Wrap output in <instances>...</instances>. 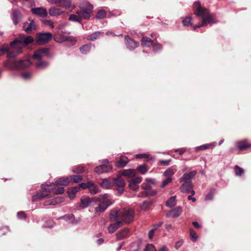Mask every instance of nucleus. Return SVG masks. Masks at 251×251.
Listing matches in <instances>:
<instances>
[{"label": "nucleus", "mask_w": 251, "mask_h": 251, "mask_svg": "<svg viewBox=\"0 0 251 251\" xmlns=\"http://www.w3.org/2000/svg\"><path fill=\"white\" fill-rule=\"evenodd\" d=\"M33 41L34 38L33 37L21 34L10 44L11 48L13 50L9 51V50L8 47L0 49V55L8 52L7 56L8 58H14L17 55L22 52V48L33 42Z\"/></svg>", "instance_id": "1"}, {"label": "nucleus", "mask_w": 251, "mask_h": 251, "mask_svg": "<svg viewBox=\"0 0 251 251\" xmlns=\"http://www.w3.org/2000/svg\"><path fill=\"white\" fill-rule=\"evenodd\" d=\"M194 14L198 17H201L202 20L201 24L193 26V29L201 26H205L209 24H212L216 23L214 16L209 13V10L204 7H202L199 1H196L194 3Z\"/></svg>", "instance_id": "2"}, {"label": "nucleus", "mask_w": 251, "mask_h": 251, "mask_svg": "<svg viewBox=\"0 0 251 251\" xmlns=\"http://www.w3.org/2000/svg\"><path fill=\"white\" fill-rule=\"evenodd\" d=\"M96 199L100 203L98 207L95 208V212L96 213L103 212L113 203L110 196L107 194L99 195Z\"/></svg>", "instance_id": "3"}, {"label": "nucleus", "mask_w": 251, "mask_h": 251, "mask_svg": "<svg viewBox=\"0 0 251 251\" xmlns=\"http://www.w3.org/2000/svg\"><path fill=\"white\" fill-rule=\"evenodd\" d=\"M31 62L28 59L20 60L19 61H8L6 63V66L13 69H24L29 67L31 65Z\"/></svg>", "instance_id": "4"}, {"label": "nucleus", "mask_w": 251, "mask_h": 251, "mask_svg": "<svg viewBox=\"0 0 251 251\" xmlns=\"http://www.w3.org/2000/svg\"><path fill=\"white\" fill-rule=\"evenodd\" d=\"M56 183L51 184H43L42 188L44 191L52 193L55 195H60L64 193L65 189L63 187L58 186Z\"/></svg>", "instance_id": "5"}, {"label": "nucleus", "mask_w": 251, "mask_h": 251, "mask_svg": "<svg viewBox=\"0 0 251 251\" xmlns=\"http://www.w3.org/2000/svg\"><path fill=\"white\" fill-rule=\"evenodd\" d=\"M120 214V219L126 223H129L133 220L134 213V210L132 209H123Z\"/></svg>", "instance_id": "6"}, {"label": "nucleus", "mask_w": 251, "mask_h": 251, "mask_svg": "<svg viewBox=\"0 0 251 251\" xmlns=\"http://www.w3.org/2000/svg\"><path fill=\"white\" fill-rule=\"evenodd\" d=\"M52 38V35L50 32L38 33L36 35V42L39 45H44L48 43Z\"/></svg>", "instance_id": "7"}, {"label": "nucleus", "mask_w": 251, "mask_h": 251, "mask_svg": "<svg viewBox=\"0 0 251 251\" xmlns=\"http://www.w3.org/2000/svg\"><path fill=\"white\" fill-rule=\"evenodd\" d=\"M102 164L96 167L95 168V172L101 174L103 173H107L110 171L112 169L111 165L109 164V161L107 159H105L102 161Z\"/></svg>", "instance_id": "8"}, {"label": "nucleus", "mask_w": 251, "mask_h": 251, "mask_svg": "<svg viewBox=\"0 0 251 251\" xmlns=\"http://www.w3.org/2000/svg\"><path fill=\"white\" fill-rule=\"evenodd\" d=\"M49 1L53 4H59L62 7L72 11L75 8V5L72 3L71 0H49Z\"/></svg>", "instance_id": "9"}, {"label": "nucleus", "mask_w": 251, "mask_h": 251, "mask_svg": "<svg viewBox=\"0 0 251 251\" xmlns=\"http://www.w3.org/2000/svg\"><path fill=\"white\" fill-rule=\"evenodd\" d=\"M28 20L29 22H25L23 26L24 31L27 33H30L32 31L35 30L37 28V25L35 22L30 19Z\"/></svg>", "instance_id": "10"}, {"label": "nucleus", "mask_w": 251, "mask_h": 251, "mask_svg": "<svg viewBox=\"0 0 251 251\" xmlns=\"http://www.w3.org/2000/svg\"><path fill=\"white\" fill-rule=\"evenodd\" d=\"M193 186L191 182H184L180 187V191L182 193H191L192 196L195 194V191L193 190Z\"/></svg>", "instance_id": "11"}, {"label": "nucleus", "mask_w": 251, "mask_h": 251, "mask_svg": "<svg viewBox=\"0 0 251 251\" xmlns=\"http://www.w3.org/2000/svg\"><path fill=\"white\" fill-rule=\"evenodd\" d=\"M125 39L126 46L130 50H134L139 45L137 42H135L133 39L129 37L128 35L125 36Z\"/></svg>", "instance_id": "12"}, {"label": "nucleus", "mask_w": 251, "mask_h": 251, "mask_svg": "<svg viewBox=\"0 0 251 251\" xmlns=\"http://www.w3.org/2000/svg\"><path fill=\"white\" fill-rule=\"evenodd\" d=\"M49 50L47 48H42L36 51L33 54V58L38 60H41L43 57L48 55Z\"/></svg>", "instance_id": "13"}, {"label": "nucleus", "mask_w": 251, "mask_h": 251, "mask_svg": "<svg viewBox=\"0 0 251 251\" xmlns=\"http://www.w3.org/2000/svg\"><path fill=\"white\" fill-rule=\"evenodd\" d=\"M113 183L118 187V191L121 195L124 191V187L126 185L125 180L121 177H118L114 180Z\"/></svg>", "instance_id": "14"}, {"label": "nucleus", "mask_w": 251, "mask_h": 251, "mask_svg": "<svg viewBox=\"0 0 251 251\" xmlns=\"http://www.w3.org/2000/svg\"><path fill=\"white\" fill-rule=\"evenodd\" d=\"M49 13L51 16L57 17L64 14L65 12L60 8L54 6L49 9Z\"/></svg>", "instance_id": "15"}, {"label": "nucleus", "mask_w": 251, "mask_h": 251, "mask_svg": "<svg viewBox=\"0 0 251 251\" xmlns=\"http://www.w3.org/2000/svg\"><path fill=\"white\" fill-rule=\"evenodd\" d=\"M31 11L34 14L43 18L46 17L48 14L47 10L42 7L33 8Z\"/></svg>", "instance_id": "16"}, {"label": "nucleus", "mask_w": 251, "mask_h": 251, "mask_svg": "<svg viewBox=\"0 0 251 251\" xmlns=\"http://www.w3.org/2000/svg\"><path fill=\"white\" fill-rule=\"evenodd\" d=\"M182 213V208L180 206H178L170 210L166 214V216L168 217H171L172 218H177L180 216Z\"/></svg>", "instance_id": "17"}, {"label": "nucleus", "mask_w": 251, "mask_h": 251, "mask_svg": "<svg viewBox=\"0 0 251 251\" xmlns=\"http://www.w3.org/2000/svg\"><path fill=\"white\" fill-rule=\"evenodd\" d=\"M64 201V198L62 197H57L51 200H49L45 201L44 202V205H54L55 204L60 203Z\"/></svg>", "instance_id": "18"}, {"label": "nucleus", "mask_w": 251, "mask_h": 251, "mask_svg": "<svg viewBox=\"0 0 251 251\" xmlns=\"http://www.w3.org/2000/svg\"><path fill=\"white\" fill-rule=\"evenodd\" d=\"M197 173V171H193L189 173L184 174L183 175V176L180 178V182H191L190 180L196 175Z\"/></svg>", "instance_id": "19"}, {"label": "nucleus", "mask_w": 251, "mask_h": 251, "mask_svg": "<svg viewBox=\"0 0 251 251\" xmlns=\"http://www.w3.org/2000/svg\"><path fill=\"white\" fill-rule=\"evenodd\" d=\"M236 146L240 151H244L251 147V145L249 144L246 140L237 142Z\"/></svg>", "instance_id": "20"}, {"label": "nucleus", "mask_w": 251, "mask_h": 251, "mask_svg": "<svg viewBox=\"0 0 251 251\" xmlns=\"http://www.w3.org/2000/svg\"><path fill=\"white\" fill-rule=\"evenodd\" d=\"M92 11H89L88 10H82L81 9L79 10H77L76 11V13L79 15L80 17V20L82 19H88L90 17V13Z\"/></svg>", "instance_id": "21"}, {"label": "nucleus", "mask_w": 251, "mask_h": 251, "mask_svg": "<svg viewBox=\"0 0 251 251\" xmlns=\"http://www.w3.org/2000/svg\"><path fill=\"white\" fill-rule=\"evenodd\" d=\"M22 15L18 10H14L12 12V20L15 25H17L21 20Z\"/></svg>", "instance_id": "22"}, {"label": "nucleus", "mask_w": 251, "mask_h": 251, "mask_svg": "<svg viewBox=\"0 0 251 251\" xmlns=\"http://www.w3.org/2000/svg\"><path fill=\"white\" fill-rule=\"evenodd\" d=\"M92 201L91 199L87 196H83L80 199V206L82 208H85L90 205Z\"/></svg>", "instance_id": "23"}, {"label": "nucleus", "mask_w": 251, "mask_h": 251, "mask_svg": "<svg viewBox=\"0 0 251 251\" xmlns=\"http://www.w3.org/2000/svg\"><path fill=\"white\" fill-rule=\"evenodd\" d=\"M122 210L118 211L117 209H113L110 213V218L112 221H115L118 218L120 219Z\"/></svg>", "instance_id": "24"}, {"label": "nucleus", "mask_w": 251, "mask_h": 251, "mask_svg": "<svg viewBox=\"0 0 251 251\" xmlns=\"http://www.w3.org/2000/svg\"><path fill=\"white\" fill-rule=\"evenodd\" d=\"M141 41L142 45L144 47H149L153 44V40L146 36L143 37Z\"/></svg>", "instance_id": "25"}, {"label": "nucleus", "mask_w": 251, "mask_h": 251, "mask_svg": "<svg viewBox=\"0 0 251 251\" xmlns=\"http://www.w3.org/2000/svg\"><path fill=\"white\" fill-rule=\"evenodd\" d=\"M122 222L118 221L113 224L110 225L108 227V230L110 233L114 232L118 228L122 226Z\"/></svg>", "instance_id": "26"}, {"label": "nucleus", "mask_w": 251, "mask_h": 251, "mask_svg": "<svg viewBox=\"0 0 251 251\" xmlns=\"http://www.w3.org/2000/svg\"><path fill=\"white\" fill-rule=\"evenodd\" d=\"M142 189L145 190L144 192L141 193L142 197H146L150 195H152L153 193L151 191V187L149 185H146L145 186H142Z\"/></svg>", "instance_id": "27"}, {"label": "nucleus", "mask_w": 251, "mask_h": 251, "mask_svg": "<svg viewBox=\"0 0 251 251\" xmlns=\"http://www.w3.org/2000/svg\"><path fill=\"white\" fill-rule=\"evenodd\" d=\"M70 182V178L68 177H61L55 181V183L60 186L68 185Z\"/></svg>", "instance_id": "28"}, {"label": "nucleus", "mask_w": 251, "mask_h": 251, "mask_svg": "<svg viewBox=\"0 0 251 251\" xmlns=\"http://www.w3.org/2000/svg\"><path fill=\"white\" fill-rule=\"evenodd\" d=\"M215 145H216L215 143H211L210 144H204V145H202L200 146L197 147L196 148V150L197 151H201V150L203 151V150H207L208 149L213 148L214 146H215Z\"/></svg>", "instance_id": "29"}, {"label": "nucleus", "mask_w": 251, "mask_h": 251, "mask_svg": "<svg viewBox=\"0 0 251 251\" xmlns=\"http://www.w3.org/2000/svg\"><path fill=\"white\" fill-rule=\"evenodd\" d=\"M102 34V32L96 31L87 36L86 39L90 41H94L99 38L100 35Z\"/></svg>", "instance_id": "30"}, {"label": "nucleus", "mask_w": 251, "mask_h": 251, "mask_svg": "<svg viewBox=\"0 0 251 251\" xmlns=\"http://www.w3.org/2000/svg\"><path fill=\"white\" fill-rule=\"evenodd\" d=\"M128 162V160L127 157L125 156H122L116 165L119 167H124L126 165Z\"/></svg>", "instance_id": "31"}, {"label": "nucleus", "mask_w": 251, "mask_h": 251, "mask_svg": "<svg viewBox=\"0 0 251 251\" xmlns=\"http://www.w3.org/2000/svg\"><path fill=\"white\" fill-rule=\"evenodd\" d=\"M128 233V229L127 228H124L117 233V238L118 240H121L126 237Z\"/></svg>", "instance_id": "32"}, {"label": "nucleus", "mask_w": 251, "mask_h": 251, "mask_svg": "<svg viewBox=\"0 0 251 251\" xmlns=\"http://www.w3.org/2000/svg\"><path fill=\"white\" fill-rule=\"evenodd\" d=\"M136 170L133 169L124 170L122 173V175L123 176H127L128 177L134 176L136 175Z\"/></svg>", "instance_id": "33"}, {"label": "nucleus", "mask_w": 251, "mask_h": 251, "mask_svg": "<svg viewBox=\"0 0 251 251\" xmlns=\"http://www.w3.org/2000/svg\"><path fill=\"white\" fill-rule=\"evenodd\" d=\"M79 7L81 9L88 10L89 11H92L93 8L92 5L87 1L82 2L80 3Z\"/></svg>", "instance_id": "34"}, {"label": "nucleus", "mask_w": 251, "mask_h": 251, "mask_svg": "<svg viewBox=\"0 0 251 251\" xmlns=\"http://www.w3.org/2000/svg\"><path fill=\"white\" fill-rule=\"evenodd\" d=\"M101 187L104 189H108L112 186V182L107 178L102 179V182L100 184Z\"/></svg>", "instance_id": "35"}, {"label": "nucleus", "mask_w": 251, "mask_h": 251, "mask_svg": "<svg viewBox=\"0 0 251 251\" xmlns=\"http://www.w3.org/2000/svg\"><path fill=\"white\" fill-rule=\"evenodd\" d=\"M67 36L56 34L53 36L54 40L58 43H62L66 41Z\"/></svg>", "instance_id": "36"}, {"label": "nucleus", "mask_w": 251, "mask_h": 251, "mask_svg": "<svg viewBox=\"0 0 251 251\" xmlns=\"http://www.w3.org/2000/svg\"><path fill=\"white\" fill-rule=\"evenodd\" d=\"M91 49V45L90 44H86L81 46L79 48V50L81 53L82 54H87L90 51Z\"/></svg>", "instance_id": "37"}, {"label": "nucleus", "mask_w": 251, "mask_h": 251, "mask_svg": "<svg viewBox=\"0 0 251 251\" xmlns=\"http://www.w3.org/2000/svg\"><path fill=\"white\" fill-rule=\"evenodd\" d=\"M82 180V176L79 175L71 176L70 178V182H73L75 183L79 182L81 181Z\"/></svg>", "instance_id": "38"}, {"label": "nucleus", "mask_w": 251, "mask_h": 251, "mask_svg": "<svg viewBox=\"0 0 251 251\" xmlns=\"http://www.w3.org/2000/svg\"><path fill=\"white\" fill-rule=\"evenodd\" d=\"M235 173L236 176H241L245 173L244 170L238 166V165H235L234 168Z\"/></svg>", "instance_id": "39"}, {"label": "nucleus", "mask_w": 251, "mask_h": 251, "mask_svg": "<svg viewBox=\"0 0 251 251\" xmlns=\"http://www.w3.org/2000/svg\"><path fill=\"white\" fill-rule=\"evenodd\" d=\"M176 204V197H171L169 200L166 201V205L168 207H172L175 206Z\"/></svg>", "instance_id": "40"}, {"label": "nucleus", "mask_w": 251, "mask_h": 251, "mask_svg": "<svg viewBox=\"0 0 251 251\" xmlns=\"http://www.w3.org/2000/svg\"><path fill=\"white\" fill-rule=\"evenodd\" d=\"M175 171L172 168H169L164 172V176L167 177H171L175 174Z\"/></svg>", "instance_id": "41"}, {"label": "nucleus", "mask_w": 251, "mask_h": 251, "mask_svg": "<svg viewBox=\"0 0 251 251\" xmlns=\"http://www.w3.org/2000/svg\"><path fill=\"white\" fill-rule=\"evenodd\" d=\"M69 20L72 22H81L80 17L78 14L77 15L75 14H71L69 18Z\"/></svg>", "instance_id": "42"}, {"label": "nucleus", "mask_w": 251, "mask_h": 251, "mask_svg": "<svg viewBox=\"0 0 251 251\" xmlns=\"http://www.w3.org/2000/svg\"><path fill=\"white\" fill-rule=\"evenodd\" d=\"M106 15V13L104 10H100L98 12L96 18L97 19H101L105 17Z\"/></svg>", "instance_id": "43"}, {"label": "nucleus", "mask_w": 251, "mask_h": 251, "mask_svg": "<svg viewBox=\"0 0 251 251\" xmlns=\"http://www.w3.org/2000/svg\"><path fill=\"white\" fill-rule=\"evenodd\" d=\"M137 170L142 174H145L148 171L147 166L145 164L141 165L137 168Z\"/></svg>", "instance_id": "44"}, {"label": "nucleus", "mask_w": 251, "mask_h": 251, "mask_svg": "<svg viewBox=\"0 0 251 251\" xmlns=\"http://www.w3.org/2000/svg\"><path fill=\"white\" fill-rule=\"evenodd\" d=\"M192 18L188 17L183 20L182 23L184 26H189L192 25Z\"/></svg>", "instance_id": "45"}, {"label": "nucleus", "mask_w": 251, "mask_h": 251, "mask_svg": "<svg viewBox=\"0 0 251 251\" xmlns=\"http://www.w3.org/2000/svg\"><path fill=\"white\" fill-rule=\"evenodd\" d=\"M190 235L191 239L193 241H196L198 238V235L197 233L192 228L190 229Z\"/></svg>", "instance_id": "46"}, {"label": "nucleus", "mask_w": 251, "mask_h": 251, "mask_svg": "<svg viewBox=\"0 0 251 251\" xmlns=\"http://www.w3.org/2000/svg\"><path fill=\"white\" fill-rule=\"evenodd\" d=\"M128 186L129 188L133 191H136L139 188V185L136 183L129 181Z\"/></svg>", "instance_id": "47"}, {"label": "nucleus", "mask_w": 251, "mask_h": 251, "mask_svg": "<svg viewBox=\"0 0 251 251\" xmlns=\"http://www.w3.org/2000/svg\"><path fill=\"white\" fill-rule=\"evenodd\" d=\"M89 191L91 194L93 195L96 194L99 192L98 187L95 185L90 188Z\"/></svg>", "instance_id": "48"}, {"label": "nucleus", "mask_w": 251, "mask_h": 251, "mask_svg": "<svg viewBox=\"0 0 251 251\" xmlns=\"http://www.w3.org/2000/svg\"><path fill=\"white\" fill-rule=\"evenodd\" d=\"M48 65V63L47 62L43 61V62H40L36 64V67L37 68H44L47 67Z\"/></svg>", "instance_id": "49"}, {"label": "nucleus", "mask_w": 251, "mask_h": 251, "mask_svg": "<svg viewBox=\"0 0 251 251\" xmlns=\"http://www.w3.org/2000/svg\"><path fill=\"white\" fill-rule=\"evenodd\" d=\"M42 191L40 193H38V194H40V197L41 199H43L45 198L46 197L48 196V195L50 193V192H47L44 191L42 186Z\"/></svg>", "instance_id": "50"}, {"label": "nucleus", "mask_w": 251, "mask_h": 251, "mask_svg": "<svg viewBox=\"0 0 251 251\" xmlns=\"http://www.w3.org/2000/svg\"><path fill=\"white\" fill-rule=\"evenodd\" d=\"M66 38V41L70 42L72 45H74L76 42V39L75 37L67 36Z\"/></svg>", "instance_id": "51"}, {"label": "nucleus", "mask_w": 251, "mask_h": 251, "mask_svg": "<svg viewBox=\"0 0 251 251\" xmlns=\"http://www.w3.org/2000/svg\"><path fill=\"white\" fill-rule=\"evenodd\" d=\"M142 180V178L141 177L138 176V177H136L134 178L131 179L130 181L138 185V184H139L141 182Z\"/></svg>", "instance_id": "52"}, {"label": "nucleus", "mask_w": 251, "mask_h": 251, "mask_svg": "<svg viewBox=\"0 0 251 251\" xmlns=\"http://www.w3.org/2000/svg\"><path fill=\"white\" fill-rule=\"evenodd\" d=\"M155 247L152 244H148L145 251H155Z\"/></svg>", "instance_id": "53"}, {"label": "nucleus", "mask_w": 251, "mask_h": 251, "mask_svg": "<svg viewBox=\"0 0 251 251\" xmlns=\"http://www.w3.org/2000/svg\"><path fill=\"white\" fill-rule=\"evenodd\" d=\"M172 179L171 177H167L166 179L164 180L161 185V187L163 188L166 185H167L168 183H169L170 182H171Z\"/></svg>", "instance_id": "54"}, {"label": "nucleus", "mask_w": 251, "mask_h": 251, "mask_svg": "<svg viewBox=\"0 0 251 251\" xmlns=\"http://www.w3.org/2000/svg\"><path fill=\"white\" fill-rule=\"evenodd\" d=\"M171 159H169L167 160H160L159 161L160 164L163 166H168L169 165L170 162H171Z\"/></svg>", "instance_id": "55"}, {"label": "nucleus", "mask_w": 251, "mask_h": 251, "mask_svg": "<svg viewBox=\"0 0 251 251\" xmlns=\"http://www.w3.org/2000/svg\"><path fill=\"white\" fill-rule=\"evenodd\" d=\"M162 48V45L160 44H156L153 46V50L155 52L161 50Z\"/></svg>", "instance_id": "56"}, {"label": "nucleus", "mask_w": 251, "mask_h": 251, "mask_svg": "<svg viewBox=\"0 0 251 251\" xmlns=\"http://www.w3.org/2000/svg\"><path fill=\"white\" fill-rule=\"evenodd\" d=\"M22 76L25 79L30 78L31 77V74L29 72H25L21 74Z\"/></svg>", "instance_id": "57"}, {"label": "nucleus", "mask_w": 251, "mask_h": 251, "mask_svg": "<svg viewBox=\"0 0 251 251\" xmlns=\"http://www.w3.org/2000/svg\"><path fill=\"white\" fill-rule=\"evenodd\" d=\"M68 195L69 198L73 199L75 197L76 194H75L72 190H70L68 191Z\"/></svg>", "instance_id": "58"}, {"label": "nucleus", "mask_w": 251, "mask_h": 251, "mask_svg": "<svg viewBox=\"0 0 251 251\" xmlns=\"http://www.w3.org/2000/svg\"><path fill=\"white\" fill-rule=\"evenodd\" d=\"M151 204V201H145L143 203L142 208L145 209L147 208V207Z\"/></svg>", "instance_id": "59"}, {"label": "nucleus", "mask_w": 251, "mask_h": 251, "mask_svg": "<svg viewBox=\"0 0 251 251\" xmlns=\"http://www.w3.org/2000/svg\"><path fill=\"white\" fill-rule=\"evenodd\" d=\"M18 217L19 219H25L26 217L25 214L24 212H20L18 213Z\"/></svg>", "instance_id": "60"}, {"label": "nucleus", "mask_w": 251, "mask_h": 251, "mask_svg": "<svg viewBox=\"0 0 251 251\" xmlns=\"http://www.w3.org/2000/svg\"><path fill=\"white\" fill-rule=\"evenodd\" d=\"M40 199L41 198L40 197V194L38 193L32 197V201H35Z\"/></svg>", "instance_id": "61"}, {"label": "nucleus", "mask_w": 251, "mask_h": 251, "mask_svg": "<svg viewBox=\"0 0 251 251\" xmlns=\"http://www.w3.org/2000/svg\"><path fill=\"white\" fill-rule=\"evenodd\" d=\"M155 230L156 229L153 228L149 231V237L150 239H151L153 237Z\"/></svg>", "instance_id": "62"}, {"label": "nucleus", "mask_w": 251, "mask_h": 251, "mask_svg": "<svg viewBox=\"0 0 251 251\" xmlns=\"http://www.w3.org/2000/svg\"><path fill=\"white\" fill-rule=\"evenodd\" d=\"M213 198V194L211 193H209L205 197L206 200H212Z\"/></svg>", "instance_id": "63"}, {"label": "nucleus", "mask_w": 251, "mask_h": 251, "mask_svg": "<svg viewBox=\"0 0 251 251\" xmlns=\"http://www.w3.org/2000/svg\"><path fill=\"white\" fill-rule=\"evenodd\" d=\"M165 227L168 231H170L173 230V227L171 224H167L165 225Z\"/></svg>", "instance_id": "64"}]
</instances>
